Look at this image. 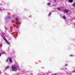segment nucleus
<instances>
[{"instance_id":"obj_1","label":"nucleus","mask_w":75,"mask_h":75,"mask_svg":"<svg viewBox=\"0 0 75 75\" xmlns=\"http://www.w3.org/2000/svg\"><path fill=\"white\" fill-rule=\"evenodd\" d=\"M11 68L12 71H17V67H16V66L15 65H13L12 66Z\"/></svg>"},{"instance_id":"obj_2","label":"nucleus","mask_w":75,"mask_h":75,"mask_svg":"<svg viewBox=\"0 0 75 75\" xmlns=\"http://www.w3.org/2000/svg\"><path fill=\"white\" fill-rule=\"evenodd\" d=\"M3 39L5 40V41H6V42L8 44L10 45V43L8 42V40L6 39L5 38H4Z\"/></svg>"},{"instance_id":"obj_3","label":"nucleus","mask_w":75,"mask_h":75,"mask_svg":"<svg viewBox=\"0 0 75 75\" xmlns=\"http://www.w3.org/2000/svg\"><path fill=\"white\" fill-rule=\"evenodd\" d=\"M68 11L67 10H65L64 11V13H68Z\"/></svg>"},{"instance_id":"obj_4","label":"nucleus","mask_w":75,"mask_h":75,"mask_svg":"<svg viewBox=\"0 0 75 75\" xmlns=\"http://www.w3.org/2000/svg\"><path fill=\"white\" fill-rule=\"evenodd\" d=\"M68 1L69 3H71L73 2V0H68Z\"/></svg>"},{"instance_id":"obj_5","label":"nucleus","mask_w":75,"mask_h":75,"mask_svg":"<svg viewBox=\"0 0 75 75\" xmlns=\"http://www.w3.org/2000/svg\"><path fill=\"white\" fill-rule=\"evenodd\" d=\"M9 62H11V63L12 62V59H11V58H10L9 59Z\"/></svg>"},{"instance_id":"obj_6","label":"nucleus","mask_w":75,"mask_h":75,"mask_svg":"<svg viewBox=\"0 0 75 75\" xmlns=\"http://www.w3.org/2000/svg\"><path fill=\"white\" fill-rule=\"evenodd\" d=\"M9 67V66H7L5 68V70H7V69H8V68Z\"/></svg>"},{"instance_id":"obj_7","label":"nucleus","mask_w":75,"mask_h":75,"mask_svg":"<svg viewBox=\"0 0 75 75\" xmlns=\"http://www.w3.org/2000/svg\"><path fill=\"white\" fill-rule=\"evenodd\" d=\"M10 16H7L6 18H5V19H7V18H10Z\"/></svg>"},{"instance_id":"obj_8","label":"nucleus","mask_w":75,"mask_h":75,"mask_svg":"<svg viewBox=\"0 0 75 75\" xmlns=\"http://www.w3.org/2000/svg\"><path fill=\"white\" fill-rule=\"evenodd\" d=\"M16 22H17V23H18V18H16Z\"/></svg>"},{"instance_id":"obj_9","label":"nucleus","mask_w":75,"mask_h":75,"mask_svg":"<svg viewBox=\"0 0 75 75\" xmlns=\"http://www.w3.org/2000/svg\"><path fill=\"white\" fill-rule=\"evenodd\" d=\"M72 6L73 7H75V2L72 4Z\"/></svg>"},{"instance_id":"obj_10","label":"nucleus","mask_w":75,"mask_h":75,"mask_svg":"<svg viewBox=\"0 0 75 75\" xmlns=\"http://www.w3.org/2000/svg\"><path fill=\"white\" fill-rule=\"evenodd\" d=\"M63 19H64V20H65L66 19V17L65 16H63Z\"/></svg>"},{"instance_id":"obj_11","label":"nucleus","mask_w":75,"mask_h":75,"mask_svg":"<svg viewBox=\"0 0 75 75\" xmlns=\"http://www.w3.org/2000/svg\"><path fill=\"white\" fill-rule=\"evenodd\" d=\"M50 4H51L50 3L47 4V6H50Z\"/></svg>"},{"instance_id":"obj_12","label":"nucleus","mask_w":75,"mask_h":75,"mask_svg":"<svg viewBox=\"0 0 75 75\" xmlns=\"http://www.w3.org/2000/svg\"><path fill=\"white\" fill-rule=\"evenodd\" d=\"M8 40L11 41V38H8Z\"/></svg>"},{"instance_id":"obj_13","label":"nucleus","mask_w":75,"mask_h":75,"mask_svg":"<svg viewBox=\"0 0 75 75\" xmlns=\"http://www.w3.org/2000/svg\"><path fill=\"white\" fill-rule=\"evenodd\" d=\"M51 13H49V14L48 15V16H51Z\"/></svg>"},{"instance_id":"obj_14","label":"nucleus","mask_w":75,"mask_h":75,"mask_svg":"<svg viewBox=\"0 0 75 75\" xmlns=\"http://www.w3.org/2000/svg\"><path fill=\"white\" fill-rule=\"evenodd\" d=\"M74 56L72 54H70L69 55V57H74Z\"/></svg>"},{"instance_id":"obj_15","label":"nucleus","mask_w":75,"mask_h":75,"mask_svg":"<svg viewBox=\"0 0 75 75\" xmlns=\"http://www.w3.org/2000/svg\"><path fill=\"white\" fill-rule=\"evenodd\" d=\"M8 59H7L6 60V62H8Z\"/></svg>"},{"instance_id":"obj_16","label":"nucleus","mask_w":75,"mask_h":75,"mask_svg":"<svg viewBox=\"0 0 75 75\" xmlns=\"http://www.w3.org/2000/svg\"><path fill=\"white\" fill-rule=\"evenodd\" d=\"M58 10H60V8H57Z\"/></svg>"},{"instance_id":"obj_17","label":"nucleus","mask_w":75,"mask_h":75,"mask_svg":"<svg viewBox=\"0 0 75 75\" xmlns=\"http://www.w3.org/2000/svg\"><path fill=\"white\" fill-rule=\"evenodd\" d=\"M65 67H66V66H67V64H65Z\"/></svg>"},{"instance_id":"obj_18","label":"nucleus","mask_w":75,"mask_h":75,"mask_svg":"<svg viewBox=\"0 0 75 75\" xmlns=\"http://www.w3.org/2000/svg\"><path fill=\"white\" fill-rule=\"evenodd\" d=\"M52 75H57V74H52Z\"/></svg>"},{"instance_id":"obj_19","label":"nucleus","mask_w":75,"mask_h":75,"mask_svg":"<svg viewBox=\"0 0 75 75\" xmlns=\"http://www.w3.org/2000/svg\"><path fill=\"white\" fill-rule=\"evenodd\" d=\"M1 53H0V57H1Z\"/></svg>"},{"instance_id":"obj_20","label":"nucleus","mask_w":75,"mask_h":75,"mask_svg":"<svg viewBox=\"0 0 75 75\" xmlns=\"http://www.w3.org/2000/svg\"><path fill=\"white\" fill-rule=\"evenodd\" d=\"M1 9H0V11H1Z\"/></svg>"},{"instance_id":"obj_21","label":"nucleus","mask_w":75,"mask_h":75,"mask_svg":"<svg viewBox=\"0 0 75 75\" xmlns=\"http://www.w3.org/2000/svg\"><path fill=\"white\" fill-rule=\"evenodd\" d=\"M17 25H18V24H17Z\"/></svg>"},{"instance_id":"obj_22","label":"nucleus","mask_w":75,"mask_h":75,"mask_svg":"<svg viewBox=\"0 0 75 75\" xmlns=\"http://www.w3.org/2000/svg\"><path fill=\"white\" fill-rule=\"evenodd\" d=\"M74 25H75V23L74 24Z\"/></svg>"},{"instance_id":"obj_23","label":"nucleus","mask_w":75,"mask_h":75,"mask_svg":"<svg viewBox=\"0 0 75 75\" xmlns=\"http://www.w3.org/2000/svg\"><path fill=\"white\" fill-rule=\"evenodd\" d=\"M74 73H75V71H74Z\"/></svg>"},{"instance_id":"obj_24","label":"nucleus","mask_w":75,"mask_h":75,"mask_svg":"<svg viewBox=\"0 0 75 75\" xmlns=\"http://www.w3.org/2000/svg\"><path fill=\"white\" fill-rule=\"evenodd\" d=\"M55 0V1H56V0Z\"/></svg>"},{"instance_id":"obj_25","label":"nucleus","mask_w":75,"mask_h":75,"mask_svg":"<svg viewBox=\"0 0 75 75\" xmlns=\"http://www.w3.org/2000/svg\"><path fill=\"white\" fill-rule=\"evenodd\" d=\"M1 72V71H0V73Z\"/></svg>"}]
</instances>
